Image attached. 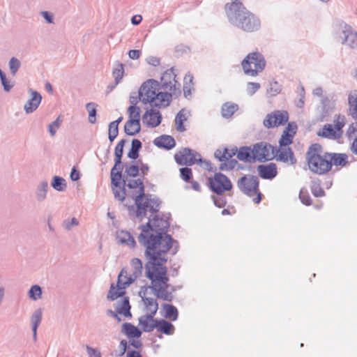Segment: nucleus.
I'll return each mask as SVG.
<instances>
[{"mask_svg": "<svg viewBox=\"0 0 357 357\" xmlns=\"http://www.w3.org/2000/svg\"><path fill=\"white\" fill-rule=\"evenodd\" d=\"M169 228L168 217L160 218L155 215L149 218L147 224L139 226L141 234L139 243L146 248L144 255L147 257L146 276L151 280V292L156 298L164 301L172 302L175 288L168 283L165 264L168 261L167 253L173 248L172 255L177 252V242L165 233Z\"/></svg>", "mask_w": 357, "mask_h": 357, "instance_id": "f257e3e1", "label": "nucleus"}, {"mask_svg": "<svg viewBox=\"0 0 357 357\" xmlns=\"http://www.w3.org/2000/svg\"><path fill=\"white\" fill-rule=\"evenodd\" d=\"M245 0H231L225 6L228 22L243 32L252 33L261 29V20L244 6Z\"/></svg>", "mask_w": 357, "mask_h": 357, "instance_id": "f03ea898", "label": "nucleus"}, {"mask_svg": "<svg viewBox=\"0 0 357 357\" xmlns=\"http://www.w3.org/2000/svg\"><path fill=\"white\" fill-rule=\"evenodd\" d=\"M180 93V89H162L158 81L149 79L139 86L137 96L143 104L149 103L155 107H167L172 102V98L178 97Z\"/></svg>", "mask_w": 357, "mask_h": 357, "instance_id": "7ed1b4c3", "label": "nucleus"}, {"mask_svg": "<svg viewBox=\"0 0 357 357\" xmlns=\"http://www.w3.org/2000/svg\"><path fill=\"white\" fill-rule=\"evenodd\" d=\"M127 185L129 189L139 188V195L135 197V206H130L129 215L132 218L142 221L146 217V213L155 214L160 208V202L155 197L144 194L143 181L140 179L127 181L123 178V186Z\"/></svg>", "mask_w": 357, "mask_h": 357, "instance_id": "20e7f679", "label": "nucleus"}, {"mask_svg": "<svg viewBox=\"0 0 357 357\" xmlns=\"http://www.w3.org/2000/svg\"><path fill=\"white\" fill-rule=\"evenodd\" d=\"M306 160L310 171L317 175H324L330 172L332 165L328 160L321 158V149L318 144H314L306 153Z\"/></svg>", "mask_w": 357, "mask_h": 357, "instance_id": "39448f33", "label": "nucleus"}, {"mask_svg": "<svg viewBox=\"0 0 357 357\" xmlns=\"http://www.w3.org/2000/svg\"><path fill=\"white\" fill-rule=\"evenodd\" d=\"M241 65H242L244 74L251 77H256L264 70L266 67V60H264V57H263L261 53L253 52L249 53V54L244 58Z\"/></svg>", "mask_w": 357, "mask_h": 357, "instance_id": "423d86ee", "label": "nucleus"}, {"mask_svg": "<svg viewBox=\"0 0 357 357\" xmlns=\"http://www.w3.org/2000/svg\"><path fill=\"white\" fill-rule=\"evenodd\" d=\"M237 187L241 192L249 197L255 195L257 197L252 198V202L259 204L261 202V193L258 191V178L255 176L245 175L237 181Z\"/></svg>", "mask_w": 357, "mask_h": 357, "instance_id": "0eeeda50", "label": "nucleus"}, {"mask_svg": "<svg viewBox=\"0 0 357 357\" xmlns=\"http://www.w3.org/2000/svg\"><path fill=\"white\" fill-rule=\"evenodd\" d=\"M139 276H135V274H128V271L125 269H122L119 274V279H117V286L114 287L111 284L110 290H109V294H107V298L111 301H114L120 296H122L125 291V289L128 286L132 283Z\"/></svg>", "mask_w": 357, "mask_h": 357, "instance_id": "6e6552de", "label": "nucleus"}, {"mask_svg": "<svg viewBox=\"0 0 357 357\" xmlns=\"http://www.w3.org/2000/svg\"><path fill=\"white\" fill-rule=\"evenodd\" d=\"M174 160L179 165L191 166L197 162H200L204 165V168L207 169L211 168V163L208 161L202 160L200 155L189 148H184L176 153L174 155Z\"/></svg>", "mask_w": 357, "mask_h": 357, "instance_id": "1a4fd4ad", "label": "nucleus"}, {"mask_svg": "<svg viewBox=\"0 0 357 357\" xmlns=\"http://www.w3.org/2000/svg\"><path fill=\"white\" fill-rule=\"evenodd\" d=\"M208 185L212 192L217 195H221L225 191H229L232 189V183L227 176L221 173H216L213 178H208Z\"/></svg>", "mask_w": 357, "mask_h": 357, "instance_id": "9d476101", "label": "nucleus"}, {"mask_svg": "<svg viewBox=\"0 0 357 357\" xmlns=\"http://www.w3.org/2000/svg\"><path fill=\"white\" fill-rule=\"evenodd\" d=\"M278 148L272 146L271 144L265 142L255 144L252 147V155L255 160L259 162H264L273 159V153L278 151Z\"/></svg>", "mask_w": 357, "mask_h": 357, "instance_id": "9b49d317", "label": "nucleus"}, {"mask_svg": "<svg viewBox=\"0 0 357 357\" xmlns=\"http://www.w3.org/2000/svg\"><path fill=\"white\" fill-rule=\"evenodd\" d=\"M288 121V113L285 111L277 110L266 116L264 126L267 128H275L284 124Z\"/></svg>", "mask_w": 357, "mask_h": 357, "instance_id": "f8f14e48", "label": "nucleus"}, {"mask_svg": "<svg viewBox=\"0 0 357 357\" xmlns=\"http://www.w3.org/2000/svg\"><path fill=\"white\" fill-rule=\"evenodd\" d=\"M342 44L351 49H357V32L345 23L341 22Z\"/></svg>", "mask_w": 357, "mask_h": 357, "instance_id": "ddd939ff", "label": "nucleus"}, {"mask_svg": "<svg viewBox=\"0 0 357 357\" xmlns=\"http://www.w3.org/2000/svg\"><path fill=\"white\" fill-rule=\"evenodd\" d=\"M176 75L173 68L163 72L159 84L162 89H180V84L175 79Z\"/></svg>", "mask_w": 357, "mask_h": 357, "instance_id": "4468645a", "label": "nucleus"}, {"mask_svg": "<svg viewBox=\"0 0 357 357\" xmlns=\"http://www.w3.org/2000/svg\"><path fill=\"white\" fill-rule=\"evenodd\" d=\"M273 158H275L277 161H280L288 165L296 164V159L294 157L293 151L287 146L279 147L277 152L274 153Z\"/></svg>", "mask_w": 357, "mask_h": 357, "instance_id": "2eb2a0df", "label": "nucleus"}, {"mask_svg": "<svg viewBox=\"0 0 357 357\" xmlns=\"http://www.w3.org/2000/svg\"><path fill=\"white\" fill-rule=\"evenodd\" d=\"M125 144V140L122 139L119 141V144L114 147V165L111 169V172L114 174V176L119 178V172H121L123 167L121 166V156L123 155V148Z\"/></svg>", "mask_w": 357, "mask_h": 357, "instance_id": "dca6fc26", "label": "nucleus"}, {"mask_svg": "<svg viewBox=\"0 0 357 357\" xmlns=\"http://www.w3.org/2000/svg\"><path fill=\"white\" fill-rule=\"evenodd\" d=\"M162 120L160 112L155 109H151L143 114L142 122L149 128H155L158 126Z\"/></svg>", "mask_w": 357, "mask_h": 357, "instance_id": "f3484780", "label": "nucleus"}, {"mask_svg": "<svg viewBox=\"0 0 357 357\" xmlns=\"http://www.w3.org/2000/svg\"><path fill=\"white\" fill-rule=\"evenodd\" d=\"M28 91H29L30 98L25 102L24 112L25 114H30L38 108L39 104L42 101V96L31 89H29Z\"/></svg>", "mask_w": 357, "mask_h": 357, "instance_id": "a211bd4d", "label": "nucleus"}, {"mask_svg": "<svg viewBox=\"0 0 357 357\" xmlns=\"http://www.w3.org/2000/svg\"><path fill=\"white\" fill-rule=\"evenodd\" d=\"M155 315L144 314L139 318V324L144 333H149L160 324V319H155Z\"/></svg>", "mask_w": 357, "mask_h": 357, "instance_id": "6ab92c4d", "label": "nucleus"}, {"mask_svg": "<svg viewBox=\"0 0 357 357\" xmlns=\"http://www.w3.org/2000/svg\"><path fill=\"white\" fill-rule=\"evenodd\" d=\"M146 291V288H143L139 291V296L142 298L143 305H144V312L147 313L146 314L155 315L157 310H158V303L155 298L145 296Z\"/></svg>", "mask_w": 357, "mask_h": 357, "instance_id": "aec40b11", "label": "nucleus"}, {"mask_svg": "<svg viewBox=\"0 0 357 357\" xmlns=\"http://www.w3.org/2000/svg\"><path fill=\"white\" fill-rule=\"evenodd\" d=\"M321 158L328 160L331 165L344 167L347 164V155L345 153H324Z\"/></svg>", "mask_w": 357, "mask_h": 357, "instance_id": "412c9836", "label": "nucleus"}, {"mask_svg": "<svg viewBox=\"0 0 357 357\" xmlns=\"http://www.w3.org/2000/svg\"><path fill=\"white\" fill-rule=\"evenodd\" d=\"M342 129L333 128L331 124L327 123L323 126L321 132H318V135L324 138H328L333 140H337L342 137Z\"/></svg>", "mask_w": 357, "mask_h": 357, "instance_id": "4be33fe9", "label": "nucleus"}, {"mask_svg": "<svg viewBox=\"0 0 357 357\" xmlns=\"http://www.w3.org/2000/svg\"><path fill=\"white\" fill-rule=\"evenodd\" d=\"M121 180V172H119V177L116 178L111 174V185H112V192L114 198L122 202L125 199V189L119 185Z\"/></svg>", "mask_w": 357, "mask_h": 357, "instance_id": "5701e85b", "label": "nucleus"}, {"mask_svg": "<svg viewBox=\"0 0 357 357\" xmlns=\"http://www.w3.org/2000/svg\"><path fill=\"white\" fill-rule=\"evenodd\" d=\"M259 175L264 179H273L276 176L278 171H276V165L270 163L268 165H261L257 167Z\"/></svg>", "mask_w": 357, "mask_h": 357, "instance_id": "b1692460", "label": "nucleus"}, {"mask_svg": "<svg viewBox=\"0 0 357 357\" xmlns=\"http://www.w3.org/2000/svg\"><path fill=\"white\" fill-rule=\"evenodd\" d=\"M116 239L119 243L126 245L128 248H133L136 245L135 238L128 231L120 230L116 234Z\"/></svg>", "mask_w": 357, "mask_h": 357, "instance_id": "393cba45", "label": "nucleus"}, {"mask_svg": "<svg viewBox=\"0 0 357 357\" xmlns=\"http://www.w3.org/2000/svg\"><path fill=\"white\" fill-rule=\"evenodd\" d=\"M154 144L159 148L170 150L175 146V140L172 136L161 135L155 138Z\"/></svg>", "mask_w": 357, "mask_h": 357, "instance_id": "a878e982", "label": "nucleus"}, {"mask_svg": "<svg viewBox=\"0 0 357 357\" xmlns=\"http://www.w3.org/2000/svg\"><path fill=\"white\" fill-rule=\"evenodd\" d=\"M42 321V310L37 309L33 312V315L30 317V324H31V331H33V337L36 340L37 337V328Z\"/></svg>", "mask_w": 357, "mask_h": 357, "instance_id": "bb28decb", "label": "nucleus"}, {"mask_svg": "<svg viewBox=\"0 0 357 357\" xmlns=\"http://www.w3.org/2000/svg\"><path fill=\"white\" fill-rule=\"evenodd\" d=\"M334 102H335V100H334L333 94H328L321 98V105L323 112L328 114L331 111L333 110Z\"/></svg>", "mask_w": 357, "mask_h": 357, "instance_id": "cd10ccee", "label": "nucleus"}, {"mask_svg": "<svg viewBox=\"0 0 357 357\" xmlns=\"http://www.w3.org/2000/svg\"><path fill=\"white\" fill-rule=\"evenodd\" d=\"M236 153H237V159L241 161L250 162L253 160H256L255 157H253L251 149L247 146L241 147L239 150L236 151Z\"/></svg>", "mask_w": 357, "mask_h": 357, "instance_id": "c85d7f7f", "label": "nucleus"}, {"mask_svg": "<svg viewBox=\"0 0 357 357\" xmlns=\"http://www.w3.org/2000/svg\"><path fill=\"white\" fill-rule=\"evenodd\" d=\"M122 333L129 338H139L142 335V332L136 326L129 323L123 324Z\"/></svg>", "mask_w": 357, "mask_h": 357, "instance_id": "c756f323", "label": "nucleus"}, {"mask_svg": "<svg viewBox=\"0 0 357 357\" xmlns=\"http://www.w3.org/2000/svg\"><path fill=\"white\" fill-rule=\"evenodd\" d=\"M49 189V186L47 185V181H41L38 184V187H36V192H35V195H36V200L38 202H41L47 198V192Z\"/></svg>", "mask_w": 357, "mask_h": 357, "instance_id": "7c9ffc66", "label": "nucleus"}, {"mask_svg": "<svg viewBox=\"0 0 357 357\" xmlns=\"http://www.w3.org/2000/svg\"><path fill=\"white\" fill-rule=\"evenodd\" d=\"M236 149H231L229 150L227 148L223 149H217L215 152V158L220 161L229 160L233 155H236Z\"/></svg>", "mask_w": 357, "mask_h": 357, "instance_id": "2f4dec72", "label": "nucleus"}, {"mask_svg": "<svg viewBox=\"0 0 357 357\" xmlns=\"http://www.w3.org/2000/svg\"><path fill=\"white\" fill-rule=\"evenodd\" d=\"M348 103H349L350 115L357 120V91L354 90L350 93L348 97Z\"/></svg>", "mask_w": 357, "mask_h": 357, "instance_id": "473e14b6", "label": "nucleus"}, {"mask_svg": "<svg viewBox=\"0 0 357 357\" xmlns=\"http://www.w3.org/2000/svg\"><path fill=\"white\" fill-rule=\"evenodd\" d=\"M139 131V121H128L126 125H124V132L129 136L137 135Z\"/></svg>", "mask_w": 357, "mask_h": 357, "instance_id": "72a5a7b5", "label": "nucleus"}, {"mask_svg": "<svg viewBox=\"0 0 357 357\" xmlns=\"http://www.w3.org/2000/svg\"><path fill=\"white\" fill-rule=\"evenodd\" d=\"M155 329L159 331V333H164L166 335H172V334L174 333L175 328H174V326L171 323L161 319V324L155 326Z\"/></svg>", "mask_w": 357, "mask_h": 357, "instance_id": "f704fd0d", "label": "nucleus"}, {"mask_svg": "<svg viewBox=\"0 0 357 357\" xmlns=\"http://www.w3.org/2000/svg\"><path fill=\"white\" fill-rule=\"evenodd\" d=\"M116 312L124 317H130V304H128V298H123L122 302L117 303L116 305Z\"/></svg>", "mask_w": 357, "mask_h": 357, "instance_id": "c9c22d12", "label": "nucleus"}, {"mask_svg": "<svg viewBox=\"0 0 357 357\" xmlns=\"http://www.w3.org/2000/svg\"><path fill=\"white\" fill-rule=\"evenodd\" d=\"M52 188L58 192H63L66 188V180L61 176H54L50 183Z\"/></svg>", "mask_w": 357, "mask_h": 357, "instance_id": "e433bc0d", "label": "nucleus"}, {"mask_svg": "<svg viewBox=\"0 0 357 357\" xmlns=\"http://www.w3.org/2000/svg\"><path fill=\"white\" fill-rule=\"evenodd\" d=\"M142 148V143L138 139H132L131 141V149L128 152V158L131 160H135L138 158V151Z\"/></svg>", "mask_w": 357, "mask_h": 357, "instance_id": "4c0bfd02", "label": "nucleus"}, {"mask_svg": "<svg viewBox=\"0 0 357 357\" xmlns=\"http://www.w3.org/2000/svg\"><path fill=\"white\" fill-rule=\"evenodd\" d=\"M162 308L165 310V318L170 319L172 321H175L177 319V310L176 307L169 304H163Z\"/></svg>", "mask_w": 357, "mask_h": 357, "instance_id": "58836bf2", "label": "nucleus"}, {"mask_svg": "<svg viewBox=\"0 0 357 357\" xmlns=\"http://www.w3.org/2000/svg\"><path fill=\"white\" fill-rule=\"evenodd\" d=\"M28 298L33 301H37L42 298V288L38 284L31 286L28 291Z\"/></svg>", "mask_w": 357, "mask_h": 357, "instance_id": "ea45409f", "label": "nucleus"}, {"mask_svg": "<svg viewBox=\"0 0 357 357\" xmlns=\"http://www.w3.org/2000/svg\"><path fill=\"white\" fill-rule=\"evenodd\" d=\"M186 120L187 117L185 116V111L183 109L180 110L176 116V131L183 132L185 130V126H183V122H185Z\"/></svg>", "mask_w": 357, "mask_h": 357, "instance_id": "a19ab883", "label": "nucleus"}, {"mask_svg": "<svg viewBox=\"0 0 357 357\" xmlns=\"http://www.w3.org/2000/svg\"><path fill=\"white\" fill-rule=\"evenodd\" d=\"M236 110V105L234 103L226 102L222 106V116L225 118L232 116L233 113Z\"/></svg>", "mask_w": 357, "mask_h": 357, "instance_id": "79ce46f5", "label": "nucleus"}, {"mask_svg": "<svg viewBox=\"0 0 357 357\" xmlns=\"http://www.w3.org/2000/svg\"><path fill=\"white\" fill-rule=\"evenodd\" d=\"M131 274L135 276H140L142 275V270H143V265L142 261L138 258H135L131 260Z\"/></svg>", "mask_w": 357, "mask_h": 357, "instance_id": "37998d69", "label": "nucleus"}, {"mask_svg": "<svg viewBox=\"0 0 357 357\" xmlns=\"http://www.w3.org/2000/svg\"><path fill=\"white\" fill-rule=\"evenodd\" d=\"M128 116H129L128 121H139V107L135 105H130V107H128Z\"/></svg>", "mask_w": 357, "mask_h": 357, "instance_id": "c03bdc74", "label": "nucleus"}, {"mask_svg": "<svg viewBox=\"0 0 357 357\" xmlns=\"http://www.w3.org/2000/svg\"><path fill=\"white\" fill-rule=\"evenodd\" d=\"M347 124V119L345 116L341 114H336L333 116V128H336L337 129H342L344 126Z\"/></svg>", "mask_w": 357, "mask_h": 357, "instance_id": "a18cd8bd", "label": "nucleus"}, {"mask_svg": "<svg viewBox=\"0 0 357 357\" xmlns=\"http://www.w3.org/2000/svg\"><path fill=\"white\" fill-rule=\"evenodd\" d=\"M86 110L89 112V122L91 124L96 123V103L89 102L86 104Z\"/></svg>", "mask_w": 357, "mask_h": 357, "instance_id": "49530a36", "label": "nucleus"}, {"mask_svg": "<svg viewBox=\"0 0 357 357\" xmlns=\"http://www.w3.org/2000/svg\"><path fill=\"white\" fill-rule=\"evenodd\" d=\"M311 192H312L314 197H321L324 196V190L320 187V181L319 180H314L311 182Z\"/></svg>", "mask_w": 357, "mask_h": 357, "instance_id": "de8ad7c7", "label": "nucleus"}, {"mask_svg": "<svg viewBox=\"0 0 357 357\" xmlns=\"http://www.w3.org/2000/svg\"><path fill=\"white\" fill-rule=\"evenodd\" d=\"M139 172V167L135 165H130L126 167V171H124V176L122 175V177L124 178L127 177H136L138 175V172Z\"/></svg>", "mask_w": 357, "mask_h": 357, "instance_id": "09e8293b", "label": "nucleus"}, {"mask_svg": "<svg viewBox=\"0 0 357 357\" xmlns=\"http://www.w3.org/2000/svg\"><path fill=\"white\" fill-rule=\"evenodd\" d=\"M20 68V61L15 57H11L9 60L10 73L15 76L17 70Z\"/></svg>", "mask_w": 357, "mask_h": 357, "instance_id": "8fccbe9b", "label": "nucleus"}, {"mask_svg": "<svg viewBox=\"0 0 357 357\" xmlns=\"http://www.w3.org/2000/svg\"><path fill=\"white\" fill-rule=\"evenodd\" d=\"M295 133L291 132H282V135H281L280 141H279V144L280 146H287L291 144V141L293 140V137Z\"/></svg>", "mask_w": 357, "mask_h": 357, "instance_id": "3c124183", "label": "nucleus"}, {"mask_svg": "<svg viewBox=\"0 0 357 357\" xmlns=\"http://www.w3.org/2000/svg\"><path fill=\"white\" fill-rule=\"evenodd\" d=\"M281 92V86L276 81L269 83V88L267 89V93L271 96H277Z\"/></svg>", "mask_w": 357, "mask_h": 357, "instance_id": "603ef678", "label": "nucleus"}, {"mask_svg": "<svg viewBox=\"0 0 357 357\" xmlns=\"http://www.w3.org/2000/svg\"><path fill=\"white\" fill-rule=\"evenodd\" d=\"M192 76L190 74L186 75L184 78V96L188 98L190 96V89H192Z\"/></svg>", "mask_w": 357, "mask_h": 357, "instance_id": "864d4df0", "label": "nucleus"}, {"mask_svg": "<svg viewBox=\"0 0 357 357\" xmlns=\"http://www.w3.org/2000/svg\"><path fill=\"white\" fill-rule=\"evenodd\" d=\"M77 225H79V221L75 218L66 219L62 222V228L65 229L66 231H70L71 229Z\"/></svg>", "mask_w": 357, "mask_h": 357, "instance_id": "5fc2aeb1", "label": "nucleus"}, {"mask_svg": "<svg viewBox=\"0 0 357 357\" xmlns=\"http://www.w3.org/2000/svg\"><path fill=\"white\" fill-rule=\"evenodd\" d=\"M260 87L261 85L259 83L249 82L247 83V89H245V91H247V94H248L249 96H252Z\"/></svg>", "mask_w": 357, "mask_h": 357, "instance_id": "6e6d98bb", "label": "nucleus"}, {"mask_svg": "<svg viewBox=\"0 0 357 357\" xmlns=\"http://www.w3.org/2000/svg\"><path fill=\"white\" fill-rule=\"evenodd\" d=\"M123 64L119 63L117 67L114 68V72H112V75H114V81H116V84L119 83V80L123 77Z\"/></svg>", "mask_w": 357, "mask_h": 357, "instance_id": "4d7b16f0", "label": "nucleus"}, {"mask_svg": "<svg viewBox=\"0 0 357 357\" xmlns=\"http://www.w3.org/2000/svg\"><path fill=\"white\" fill-rule=\"evenodd\" d=\"M225 162L220 164V170L222 172L228 171L232 169L236 164V160H230L228 159L227 160H223Z\"/></svg>", "mask_w": 357, "mask_h": 357, "instance_id": "13d9d810", "label": "nucleus"}, {"mask_svg": "<svg viewBox=\"0 0 357 357\" xmlns=\"http://www.w3.org/2000/svg\"><path fill=\"white\" fill-rule=\"evenodd\" d=\"M180 177L185 182H188L192 178V169L188 167H181L180 169Z\"/></svg>", "mask_w": 357, "mask_h": 357, "instance_id": "bf43d9fd", "label": "nucleus"}, {"mask_svg": "<svg viewBox=\"0 0 357 357\" xmlns=\"http://www.w3.org/2000/svg\"><path fill=\"white\" fill-rule=\"evenodd\" d=\"M61 126V119L58 117V119H55L53 123L50 124L48 126V131H50V136H55L56 131L59 129Z\"/></svg>", "mask_w": 357, "mask_h": 357, "instance_id": "052dcab7", "label": "nucleus"}, {"mask_svg": "<svg viewBox=\"0 0 357 357\" xmlns=\"http://www.w3.org/2000/svg\"><path fill=\"white\" fill-rule=\"evenodd\" d=\"M0 78L1 86H3V89H4V91H6V92H9L12 87H13V85L10 84L8 82H7L6 76L5 75L3 72L1 71V69H0Z\"/></svg>", "mask_w": 357, "mask_h": 357, "instance_id": "680f3d73", "label": "nucleus"}, {"mask_svg": "<svg viewBox=\"0 0 357 357\" xmlns=\"http://www.w3.org/2000/svg\"><path fill=\"white\" fill-rule=\"evenodd\" d=\"M299 199H301V203L305 206L310 205V199L308 192L305 189H301V192H299Z\"/></svg>", "mask_w": 357, "mask_h": 357, "instance_id": "e2e57ef3", "label": "nucleus"}, {"mask_svg": "<svg viewBox=\"0 0 357 357\" xmlns=\"http://www.w3.org/2000/svg\"><path fill=\"white\" fill-rule=\"evenodd\" d=\"M212 199H213V204H215V206L217 207L222 208L225 206V198L222 197L221 195H217V196L212 197Z\"/></svg>", "mask_w": 357, "mask_h": 357, "instance_id": "0e129e2a", "label": "nucleus"}, {"mask_svg": "<svg viewBox=\"0 0 357 357\" xmlns=\"http://www.w3.org/2000/svg\"><path fill=\"white\" fill-rule=\"evenodd\" d=\"M118 135V126L109 125V140L111 142L114 141V139Z\"/></svg>", "mask_w": 357, "mask_h": 357, "instance_id": "69168bd1", "label": "nucleus"}, {"mask_svg": "<svg viewBox=\"0 0 357 357\" xmlns=\"http://www.w3.org/2000/svg\"><path fill=\"white\" fill-rule=\"evenodd\" d=\"M87 357H101L99 349L86 345Z\"/></svg>", "mask_w": 357, "mask_h": 357, "instance_id": "338daca9", "label": "nucleus"}, {"mask_svg": "<svg viewBox=\"0 0 357 357\" xmlns=\"http://www.w3.org/2000/svg\"><path fill=\"white\" fill-rule=\"evenodd\" d=\"M40 15H41L42 17L45 18V20H46L47 23H54V15L50 12L43 11L40 13Z\"/></svg>", "mask_w": 357, "mask_h": 357, "instance_id": "774afa93", "label": "nucleus"}]
</instances>
